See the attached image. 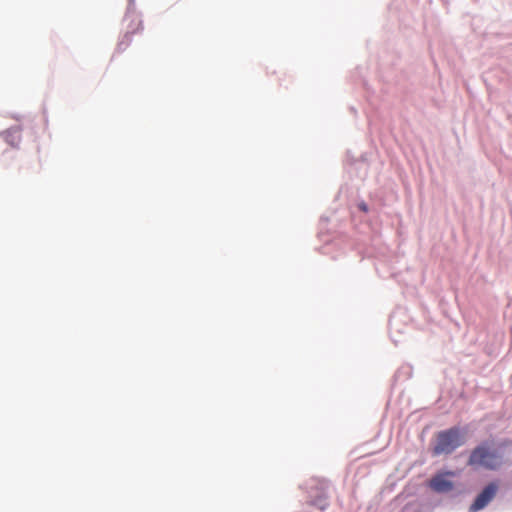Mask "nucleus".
I'll list each match as a JSON object with an SVG mask.
<instances>
[{
  "label": "nucleus",
  "instance_id": "1",
  "mask_svg": "<svg viewBox=\"0 0 512 512\" xmlns=\"http://www.w3.org/2000/svg\"><path fill=\"white\" fill-rule=\"evenodd\" d=\"M502 464V455L497 450L492 449L487 442L476 446L468 459L469 466L487 470H496L500 468Z\"/></svg>",
  "mask_w": 512,
  "mask_h": 512
},
{
  "label": "nucleus",
  "instance_id": "2",
  "mask_svg": "<svg viewBox=\"0 0 512 512\" xmlns=\"http://www.w3.org/2000/svg\"><path fill=\"white\" fill-rule=\"evenodd\" d=\"M464 443L465 437L461 430L458 427H452L437 433L432 454L434 456L451 454Z\"/></svg>",
  "mask_w": 512,
  "mask_h": 512
},
{
  "label": "nucleus",
  "instance_id": "3",
  "mask_svg": "<svg viewBox=\"0 0 512 512\" xmlns=\"http://www.w3.org/2000/svg\"><path fill=\"white\" fill-rule=\"evenodd\" d=\"M498 492V484L496 482L489 483L476 497L469 507V512H478L485 508L496 496Z\"/></svg>",
  "mask_w": 512,
  "mask_h": 512
},
{
  "label": "nucleus",
  "instance_id": "4",
  "mask_svg": "<svg viewBox=\"0 0 512 512\" xmlns=\"http://www.w3.org/2000/svg\"><path fill=\"white\" fill-rule=\"evenodd\" d=\"M430 486L436 492H448L452 490L453 483L447 480L444 475H436L432 478Z\"/></svg>",
  "mask_w": 512,
  "mask_h": 512
},
{
  "label": "nucleus",
  "instance_id": "5",
  "mask_svg": "<svg viewBox=\"0 0 512 512\" xmlns=\"http://www.w3.org/2000/svg\"><path fill=\"white\" fill-rule=\"evenodd\" d=\"M5 141L11 146H18L21 142V132L17 128H12L4 132Z\"/></svg>",
  "mask_w": 512,
  "mask_h": 512
},
{
  "label": "nucleus",
  "instance_id": "6",
  "mask_svg": "<svg viewBox=\"0 0 512 512\" xmlns=\"http://www.w3.org/2000/svg\"><path fill=\"white\" fill-rule=\"evenodd\" d=\"M313 505H318V506H319V508L323 510V509H325V508H326V506L328 505V503H327L326 498H324V499H320V500H319V503H313Z\"/></svg>",
  "mask_w": 512,
  "mask_h": 512
},
{
  "label": "nucleus",
  "instance_id": "7",
  "mask_svg": "<svg viewBox=\"0 0 512 512\" xmlns=\"http://www.w3.org/2000/svg\"><path fill=\"white\" fill-rule=\"evenodd\" d=\"M360 208L363 210V211H367V207L365 204H361L360 205Z\"/></svg>",
  "mask_w": 512,
  "mask_h": 512
}]
</instances>
